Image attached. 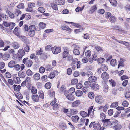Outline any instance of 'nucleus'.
<instances>
[{
  "instance_id": "052dcab7",
  "label": "nucleus",
  "mask_w": 130,
  "mask_h": 130,
  "mask_svg": "<svg viewBox=\"0 0 130 130\" xmlns=\"http://www.w3.org/2000/svg\"><path fill=\"white\" fill-rule=\"evenodd\" d=\"M93 107L91 106L88 110V117L89 116L90 114L91 113L93 109Z\"/></svg>"
},
{
  "instance_id": "4468645a",
  "label": "nucleus",
  "mask_w": 130,
  "mask_h": 130,
  "mask_svg": "<svg viewBox=\"0 0 130 130\" xmlns=\"http://www.w3.org/2000/svg\"><path fill=\"white\" fill-rule=\"evenodd\" d=\"M66 97L68 100L71 101H73L75 98L74 96L71 94H68L67 95Z\"/></svg>"
},
{
  "instance_id": "49530a36",
  "label": "nucleus",
  "mask_w": 130,
  "mask_h": 130,
  "mask_svg": "<svg viewBox=\"0 0 130 130\" xmlns=\"http://www.w3.org/2000/svg\"><path fill=\"white\" fill-rule=\"evenodd\" d=\"M73 53L75 55H78L80 54L79 51L77 49H74L73 50Z\"/></svg>"
},
{
  "instance_id": "f3484780",
  "label": "nucleus",
  "mask_w": 130,
  "mask_h": 130,
  "mask_svg": "<svg viewBox=\"0 0 130 130\" xmlns=\"http://www.w3.org/2000/svg\"><path fill=\"white\" fill-rule=\"evenodd\" d=\"M12 46L15 49H17L20 47L19 44L16 42H14L12 43Z\"/></svg>"
},
{
  "instance_id": "20e7f679",
  "label": "nucleus",
  "mask_w": 130,
  "mask_h": 130,
  "mask_svg": "<svg viewBox=\"0 0 130 130\" xmlns=\"http://www.w3.org/2000/svg\"><path fill=\"white\" fill-rule=\"evenodd\" d=\"M106 115L103 112L100 113V118L101 120V121L103 123V125L104 126H105L106 123Z\"/></svg>"
},
{
  "instance_id": "c9c22d12",
  "label": "nucleus",
  "mask_w": 130,
  "mask_h": 130,
  "mask_svg": "<svg viewBox=\"0 0 130 130\" xmlns=\"http://www.w3.org/2000/svg\"><path fill=\"white\" fill-rule=\"evenodd\" d=\"M71 84L74 85L76 84L78 82V80L76 79H72L71 81Z\"/></svg>"
},
{
  "instance_id": "7c9ffc66",
  "label": "nucleus",
  "mask_w": 130,
  "mask_h": 130,
  "mask_svg": "<svg viewBox=\"0 0 130 130\" xmlns=\"http://www.w3.org/2000/svg\"><path fill=\"white\" fill-rule=\"evenodd\" d=\"M97 8L96 6H93L91 7L90 12L91 13H93L95 10H97Z\"/></svg>"
},
{
  "instance_id": "423d86ee",
  "label": "nucleus",
  "mask_w": 130,
  "mask_h": 130,
  "mask_svg": "<svg viewBox=\"0 0 130 130\" xmlns=\"http://www.w3.org/2000/svg\"><path fill=\"white\" fill-rule=\"evenodd\" d=\"M31 98L33 100L36 102H37L39 101V97L37 94H32Z\"/></svg>"
},
{
  "instance_id": "4d7b16f0",
  "label": "nucleus",
  "mask_w": 130,
  "mask_h": 130,
  "mask_svg": "<svg viewBox=\"0 0 130 130\" xmlns=\"http://www.w3.org/2000/svg\"><path fill=\"white\" fill-rule=\"evenodd\" d=\"M71 112L72 114H75L77 113L78 111L76 109H71Z\"/></svg>"
},
{
  "instance_id": "338daca9",
  "label": "nucleus",
  "mask_w": 130,
  "mask_h": 130,
  "mask_svg": "<svg viewBox=\"0 0 130 130\" xmlns=\"http://www.w3.org/2000/svg\"><path fill=\"white\" fill-rule=\"evenodd\" d=\"M32 10V8L29 6H28V7L26 9V10L29 12H31Z\"/></svg>"
},
{
  "instance_id": "cd10ccee",
  "label": "nucleus",
  "mask_w": 130,
  "mask_h": 130,
  "mask_svg": "<svg viewBox=\"0 0 130 130\" xmlns=\"http://www.w3.org/2000/svg\"><path fill=\"white\" fill-rule=\"evenodd\" d=\"M91 82L89 81H86L84 83V85L86 87H90L91 86Z\"/></svg>"
},
{
  "instance_id": "a211bd4d",
  "label": "nucleus",
  "mask_w": 130,
  "mask_h": 130,
  "mask_svg": "<svg viewBox=\"0 0 130 130\" xmlns=\"http://www.w3.org/2000/svg\"><path fill=\"white\" fill-rule=\"evenodd\" d=\"M14 83L16 84H19L20 82V80L19 78L16 77H14L13 78Z\"/></svg>"
},
{
  "instance_id": "c85d7f7f",
  "label": "nucleus",
  "mask_w": 130,
  "mask_h": 130,
  "mask_svg": "<svg viewBox=\"0 0 130 130\" xmlns=\"http://www.w3.org/2000/svg\"><path fill=\"white\" fill-rule=\"evenodd\" d=\"M109 119H106V127H109L111 126L112 124Z\"/></svg>"
},
{
  "instance_id": "e2e57ef3",
  "label": "nucleus",
  "mask_w": 130,
  "mask_h": 130,
  "mask_svg": "<svg viewBox=\"0 0 130 130\" xmlns=\"http://www.w3.org/2000/svg\"><path fill=\"white\" fill-rule=\"evenodd\" d=\"M128 105V102L126 101H125L123 102L122 103V105L124 107H127Z\"/></svg>"
},
{
  "instance_id": "473e14b6",
  "label": "nucleus",
  "mask_w": 130,
  "mask_h": 130,
  "mask_svg": "<svg viewBox=\"0 0 130 130\" xmlns=\"http://www.w3.org/2000/svg\"><path fill=\"white\" fill-rule=\"evenodd\" d=\"M33 63V62L31 60H28L27 62L26 63V64L27 66L28 67H30L32 65Z\"/></svg>"
},
{
  "instance_id": "680f3d73",
  "label": "nucleus",
  "mask_w": 130,
  "mask_h": 130,
  "mask_svg": "<svg viewBox=\"0 0 130 130\" xmlns=\"http://www.w3.org/2000/svg\"><path fill=\"white\" fill-rule=\"evenodd\" d=\"M14 67L16 71L19 70L21 68L19 64H15Z\"/></svg>"
},
{
  "instance_id": "39448f33",
  "label": "nucleus",
  "mask_w": 130,
  "mask_h": 130,
  "mask_svg": "<svg viewBox=\"0 0 130 130\" xmlns=\"http://www.w3.org/2000/svg\"><path fill=\"white\" fill-rule=\"evenodd\" d=\"M95 100L96 102L99 104L102 103L103 101V99L102 96H97L95 97Z\"/></svg>"
},
{
  "instance_id": "de8ad7c7",
  "label": "nucleus",
  "mask_w": 130,
  "mask_h": 130,
  "mask_svg": "<svg viewBox=\"0 0 130 130\" xmlns=\"http://www.w3.org/2000/svg\"><path fill=\"white\" fill-rule=\"evenodd\" d=\"M51 86V84L50 82L47 83L45 85L46 88L47 89H49L50 88Z\"/></svg>"
},
{
  "instance_id": "9b49d317",
  "label": "nucleus",
  "mask_w": 130,
  "mask_h": 130,
  "mask_svg": "<svg viewBox=\"0 0 130 130\" xmlns=\"http://www.w3.org/2000/svg\"><path fill=\"white\" fill-rule=\"evenodd\" d=\"M91 88L95 91H96L99 89V86L98 84H94L91 87Z\"/></svg>"
},
{
  "instance_id": "7ed1b4c3",
  "label": "nucleus",
  "mask_w": 130,
  "mask_h": 130,
  "mask_svg": "<svg viewBox=\"0 0 130 130\" xmlns=\"http://www.w3.org/2000/svg\"><path fill=\"white\" fill-rule=\"evenodd\" d=\"M51 50L53 53L54 54H57L61 51V48L60 47H53L51 48Z\"/></svg>"
},
{
  "instance_id": "9d476101",
  "label": "nucleus",
  "mask_w": 130,
  "mask_h": 130,
  "mask_svg": "<svg viewBox=\"0 0 130 130\" xmlns=\"http://www.w3.org/2000/svg\"><path fill=\"white\" fill-rule=\"evenodd\" d=\"M101 127V125L98 123H95L93 125V128L95 130H100Z\"/></svg>"
},
{
  "instance_id": "c756f323",
  "label": "nucleus",
  "mask_w": 130,
  "mask_h": 130,
  "mask_svg": "<svg viewBox=\"0 0 130 130\" xmlns=\"http://www.w3.org/2000/svg\"><path fill=\"white\" fill-rule=\"evenodd\" d=\"M39 97L40 98L43 99H44V92L43 91H40L39 92Z\"/></svg>"
},
{
  "instance_id": "bf43d9fd",
  "label": "nucleus",
  "mask_w": 130,
  "mask_h": 130,
  "mask_svg": "<svg viewBox=\"0 0 130 130\" xmlns=\"http://www.w3.org/2000/svg\"><path fill=\"white\" fill-rule=\"evenodd\" d=\"M45 70L44 67L42 66L40 67L39 69V72L41 73H43L45 72Z\"/></svg>"
},
{
  "instance_id": "e433bc0d",
  "label": "nucleus",
  "mask_w": 130,
  "mask_h": 130,
  "mask_svg": "<svg viewBox=\"0 0 130 130\" xmlns=\"http://www.w3.org/2000/svg\"><path fill=\"white\" fill-rule=\"evenodd\" d=\"M88 96L90 99H92L94 98V93L92 92H89L88 94Z\"/></svg>"
},
{
  "instance_id": "bb28decb",
  "label": "nucleus",
  "mask_w": 130,
  "mask_h": 130,
  "mask_svg": "<svg viewBox=\"0 0 130 130\" xmlns=\"http://www.w3.org/2000/svg\"><path fill=\"white\" fill-rule=\"evenodd\" d=\"M35 32L34 30H31L29 29V31L28 33V35L31 36L33 37L34 35Z\"/></svg>"
},
{
  "instance_id": "f704fd0d",
  "label": "nucleus",
  "mask_w": 130,
  "mask_h": 130,
  "mask_svg": "<svg viewBox=\"0 0 130 130\" xmlns=\"http://www.w3.org/2000/svg\"><path fill=\"white\" fill-rule=\"evenodd\" d=\"M80 114L83 117H85L87 116H88V114L84 111H82L80 112Z\"/></svg>"
},
{
  "instance_id": "0e129e2a",
  "label": "nucleus",
  "mask_w": 130,
  "mask_h": 130,
  "mask_svg": "<svg viewBox=\"0 0 130 130\" xmlns=\"http://www.w3.org/2000/svg\"><path fill=\"white\" fill-rule=\"evenodd\" d=\"M43 51L42 48H40L39 50H37V51L36 55H40L42 54V52Z\"/></svg>"
},
{
  "instance_id": "6e6552de",
  "label": "nucleus",
  "mask_w": 130,
  "mask_h": 130,
  "mask_svg": "<svg viewBox=\"0 0 130 130\" xmlns=\"http://www.w3.org/2000/svg\"><path fill=\"white\" fill-rule=\"evenodd\" d=\"M102 78L103 79L102 84L105 85L106 84V72H103L101 76Z\"/></svg>"
},
{
  "instance_id": "0eeeda50",
  "label": "nucleus",
  "mask_w": 130,
  "mask_h": 130,
  "mask_svg": "<svg viewBox=\"0 0 130 130\" xmlns=\"http://www.w3.org/2000/svg\"><path fill=\"white\" fill-rule=\"evenodd\" d=\"M97 79V78L96 77L92 76L89 77L88 80L91 83H92L95 82Z\"/></svg>"
},
{
  "instance_id": "aec40b11",
  "label": "nucleus",
  "mask_w": 130,
  "mask_h": 130,
  "mask_svg": "<svg viewBox=\"0 0 130 130\" xmlns=\"http://www.w3.org/2000/svg\"><path fill=\"white\" fill-rule=\"evenodd\" d=\"M6 12L7 14H8L10 17L11 18H13L15 17V16L14 14V13H13L10 12L8 10L6 11Z\"/></svg>"
},
{
  "instance_id": "f257e3e1",
  "label": "nucleus",
  "mask_w": 130,
  "mask_h": 130,
  "mask_svg": "<svg viewBox=\"0 0 130 130\" xmlns=\"http://www.w3.org/2000/svg\"><path fill=\"white\" fill-rule=\"evenodd\" d=\"M25 52L23 49H19L17 53V57L18 59L19 60H21L22 58L25 55Z\"/></svg>"
},
{
  "instance_id": "a878e982",
  "label": "nucleus",
  "mask_w": 130,
  "mask_h": 130,
  "mask_svg": "<svg viewBox=\"0 0 130 130\" xmlns=\"http://www.w3.org/2000/svg\"><path fill=\"white\" fill-rule=\"evenodd\" d=\"M75 94L76 96L80 97L82 95L83 93L80 90H77L76 91Z\"/></svg>"
},
{
  "instance_id": "412c9836",
  "label": "nucleus",
  "mask_w": 130,
  "mask_h": 130,
  "mask_svg": "<svg viewBox=\"0 0 130 130\" xmlns=\"http://www.w3.org/2000/svg\"><path fill=\"white\" fill-rule=\"evenodd\" d=\"M33 78L35 80H38L40 78V75L39 73H36L34 75Z\"/></svg>"
},
{
  "instance_id": "79ce46f5",
  "label": "nucleus",
  "mask_w": 130,
  "mask_h": 130,
  "mask_svg": "<svg viewBox=\"0 0 130 130\" xmlns=\"http://www.w3.org/2000/svg\"><path fill=\"white\" fill-rule=\"evenodd\" d=\"M38 9L39 11L41 13H44L45 11V9L44 8L42 7H39Z\"/></svg>"
},
{
  "instance_id": "6e6d98bb",
  "label": "nucleus",
  "mask_w": 130,
  "mask_h": 130,
  "mask_svg": "<svg viewBox=\"0 0 130 130\" xmlns=\"http://www.w3.org/2000/svg\"><path fill=\"white\" fill-rule=\"evenodd\" d=\"M75 91V89L74 87H71L68 90V92L70 94H72Z\"/></svg>"
},
{
  "instance_id": "09e8293b",
  "label": "nucleus",
  "mask_w": 130,
  "mask_h": 130,
  "mask_svg": "<svg viewBox=\"0 0 130 130\" xmlns=\"http://www.w3.org/2000/svg\"><path fill=\"white\" fill-rule=\"evenodd\" d=\"M17 7L19 9H24V4L23 3L20 4L17 6Z\"/></svg>"
},
{
  "instance_id": "72a5a7b5",
  "label": "nucleus",
  "mask_w": 130,
  "mask_h": 130,
  "mask_svg": "<svg viewBox=\"0 0 130 130\" xmlns=\"http://www.w3.org/2000/svg\"><path fill=\"white\" fill-rule=\"evenodd\" d=\"M85 54L86 57H89L91 55L90 51L89 50H87L85 53Z\"/></svg>"
},
{
  "instance_id": "dca6fc26",
  "label": "nucleus",
  "mask_w": 130,
  "mask_h": 130,
  "mask_svg": "<svg viewBox=\"0 0 130 130\" xmlns=\"http://www.w3.org/2000/svg\"><path fill=\"white\" fill-rule=\"evenodd\" d=\"M55 3L59 5H62L65 3L64 0H55Z\"/></svg>"
},
{
  "instance_id": "3c124183",
  "label": "nucleus",
  "mask_w": 130,
  "mask_h": 130,
  "mask_svg": "<svg viewBox=\"0 0 130 130\" xmlns=\"http://www.w3.org/2000/svg\"><path fill=\"white\" fill-rule=\"evenodd\" d=\"M52 67L50 65L48 64L45 67V69L47 71H50L51 70V69Z\"/></svg>"
},
{
  "instance_id": "f8f14e48",
  "label": "nucleus",
  "mask_w": 130,
  "mask_h": 130,
  "mask_svg": "<svg viewBox=\"0 0 130 130\" xmlns=\"http://www.w3.org/2000/svg\"><path fill=\"white\" fill-rule=\"evenodd\" d=\"M16 64V62L12 60L9 63L8 66L10 68H13L14 67Z\"/></svg>"
},
{
  "instance_id": "c03bdc74",
  "label": "nucleus",
  "mask_w": 130,
  "mask_h": 130,
  "mask_svg": "<svg viewBox=\"0 0 130 130\" xmlns=\"http://www.w3.org/2000/svg\"><path fill=\"white\" fill-rule=\"evenodd\" d=\"M109 20L110 22H111L113 23L115 22L116 19L114 16H111Z\"/></svg>"
},
{
  "instance_id": "8fccbe9b",
  "label": "nucleus",
  "mask_w": 130,
  "mask_h": 130,
  "mask_svg": "<svg viewBox=\"0 0 130 130\" xmlns=\"http://www.w3.org/2000/svg\"><path fill=\"white\" fill-rule=\"evenodd\" d=\"M15 25V24L14 23H10L9 26L10 27V29L11 30L13 29Z\"/></svg>"
},
{
  "instance_id": "69168bd1",
  "label": "nucleus",
  "mask_w": 130,
  "mask_h": 130,
  "mask_svg": "<svg viewBox=\"0 0 130 130\" xmlns=\"http://www.w3.org/2000/svg\"><path fill=\"white\" fill-rule=\"evenodd\" d=\"M80 74L79 72L77 71H75L73 74V76L74 77H78Z\"/></svg>"
},
{
  "instance_id": "4be33fe9",
  "label": "nucleus",
  "mask_w": 130,
  "mask_h": 130,
  "mask_svg": "<svg viewBox=\"0 0 130 130\" xmlns=\"http://www.w3.org/2000/svg\"><path fill=\"white\" fill-rule=\"evenodd\" d=\"M30 50L29 46L27 44L25 45L24 46V52H29Z\"/></svg>"
},
{
  "instance_id": "13d9d810",
  "label": "nucleus",
  "mask_w": 130,
  "mask_h": 130,
  "mask_svg": "<svg viewBox=\"0 0 130 130\" xmlns=\"http://www.w3.org/2000/svg\"><path fill=\"white\" fill-rule=\"evenodd\" d=\"M118 105V102H115L112 103L111 105V107L112 108H115L117 107Z\"/></svg>"
},
{
  "instance_id": "a18cd8bd",
  "label": "nucleus",
  "mask_w": 130,
  "mask_h": 130,
  "mask_svg": "<svg viewBox=\"0 0 130 130\" xmlns=\"http://www.w3.org/2000/svg\"><path fill=\"white\" fill-rule=\"evenodd\" d=\"M51 6L52 8L56 10L58 9V8L57 5L53 3L51 5Z\"/></svg>"
},
{
  "instance_id": "5701e85b",
  "label": "nucleus",
  "mask_w": 130,
  "mask_h": 130,
  "mask_svg": "<svg viewBox=\"0 0 130 130\" xmlns=\"http://www.w3.org/2000/svg\"><path fill=\"white\" fill-rule=\"evenodd\" d=\"M68 110V109H66L65 108H64L63 109V112L65 113L67 116L69 117H70L71 116V115Z\"/></svg>"
},
{
  "instance_id": "393cba45",
  "label": "nucleus",
  "mask_w": 130,
  "mask_h": 130,
  "mask_svg": "<svg viewBox=\"0 0 130 130\" xmlns=\"http://www.w3.org/2000/svg\"><path fill=\"white\" fill-rule=\"evenodd\" d=\"M61 28L63 30L68 31L69 32H70L71 31V29L69 27L67 26H62Z\"/></svg>"
},
{
  "instance_id": "5fc2aeb1",
  "label": "nucleus",
  "mask_w": 130,
  "mask_h": 130,
  "mask_svg": "<svg viewBox=\"0 0 130 130\" xmlns=\"http://www.w3.org/2000/svg\"><path fill=\"white\" fill-rule=\"evenodd\" d=\"M69 53L67 51H64L63 54V58H66L68 56Z\"/></svg>"
},
{
  "instance_id": "58836bf2",
  "label": "nucleus",
  "mask_w": 130,
  "mask_h": 130,
  "mask_svg": "<svg viewBox=\"0 0 130 130\" xmlns=\"http://www.w3.org/2000/svg\"><path fill=\"white\" fill-rule=\"evenodd\" d=\"M95 49L99 52H101L103 51L102 48L98 45L95 46Z\"/></svg>"
},
{
  "instance_id": "4c0bfd02",
  "label": "nucleus",
  "mask_w": 130,
  "mask_h": 130,
  "mask_svg": "<svg viewBox=\"0 0 130 130\" xmlns=\"http://www.w3.org/2000/svg\"><path fill=\"white\" fill-rule=\"evenodd\" d=\"M69 24L73 25V26L76 27L77 28H80L81 27V26L78 24L75 23L73 22H70L69 23Z\"/></svg>"
},
{
  "instance_id": "2eb2a0df",
  "label": "nucleus",
  "mask_w": 130,
  "mask_h": 130,
  "mask_svg": "<svg viewBox=\"0 0 130 130\" xmlns=\"http://www.w3.org/2000/svg\"><path fill=\"white\" fill-rule=\"evenodd\" d=\"M80 103V101L79 100H76L72 103V105L73 107L78 106Z\"/></svg>"
},
{
  "instance_id": "6ab92c4d",
  "label": "nucleus",
  "mask_w": 130,
  "mask_h": 130,
  "mask_svg": "<svg viewBox=\"0 0 130 130\" xmlns=\"http://www.w3.org/2000/svg\"><path fill=\"white\" fill-rule=\"evenodd\" d=\"M13 13H14V14L15 17H17L21 15L22 12L20 10L17 9L14 11Z\"/></svg>"
},
{
  "instance_id": "a19ab883",
  "label": "nucleus",
  "mask_w": 130,
  "mask_h": 130,
  "mask_svg": "<svg viewBox=\"0 0 130 130\" xmlns=\"http://www.w3.org/2000/svg\"><path fill=\"white\" fill-rule=\"evenodd\" d=\"M117 62L116 59H112L110 61V64L112 66H114L116 64Z\"/></svg>"
},
{
  "instance_id": "ea45409f",
  "label": "nucleus",
  "mask_w": 130,
  "mask_h": 130,
  "mask_svg": "<svg viewBox=\"0 0 130 130\" xmlns=\"http://www.w3.org/2000/svg\"><path fill=\"white\" fill-rule=\"evenodd\" d=\"M59 107V104L58 103H56L53 106L54 110H56L58 109Z\"/></svg>"
},
{
  "instance_id": "f03ea898",
  "label": "nucleus",
  "mask_w": 130,
  "mask_h": 130,
  "mask_svg": "<svg viewBox=\"0 0 130 130\" xmlns=\"http://www.w3.org/2000/svg\"><path fill=\"white\" fill-rule=\"evenodd\" d=\"M29 86V89L31 90V92L32 94H35L37 93V89L34 86H33L31 84H28Z\"/></svg>"
},
{
  "instance_id": "37998d69",
  "label": "nucleus",
  "mask_w": 130,
  "mask_h": 130,
  "mask_svg": "<svg viewBox=\"0 0 130 130\" xmlns=\"http://www.w3.org/2000/svg\"><path fill=\"white\" fill-rule=\"evenodd\" d=\"M121 128V126L119 125H117L114 126L113 127V128L115 130H119Z\"/></svg>"
},
{
  "instance_id": "2f4dec72",
  "label": "nucleus",
  "mask_w": 130,
  "mask_h": 130,
  "mask_svg": "<svg viewBox=\"0 0 130 130\" xmlns=\"http://www.w3.org/2000/svg\"><path fill=\"white\" fill-rule=\"evenodd\" d=\"M39 26L40 28L42 29H44L46 27V25L44 23L40 22L39 23Z\"/></svg>"
},
{
  "instance_id": "1a4fd4ad",
  "label": "nucleus",
  "mask_w": 130,
  "mask_h": 130,
  "mask_svg": "<svg viewBox=\"0 0 130 130\" xmlns=\"http://www.w3.org/2000/svg\"><path fill=\"white\" fill-rule=\"evenodd\" d=\"M18 75L19 77L22 78L25 77V74L23 71H20L18 73Z\"/></svg>"
},
{
  "instance_id": "774afa93",
  "label": "nucleus",
  "mask_w": 130,
  "mask_h": 130,
  "mask_svg": "<svg viewBox=\"0 0 130 130\" xmlns=\"http://www.w3.org/2000/svg\"><path fill=\"white\" fill-rule=\"evenodd\" d=\"M109 82L111 85L112 86H115V83L114 80L111 79L109 81Z\"/></svg>"
},
{
  "instance_id": "603ef678",
  "label": "nucleus",
  "mask_w": 130,
  "mask_h": 130,
  "mask_svg": "<svg viewBox=\"0 0 130 130\" xmlns=\"http://www.w3.org/2000/svg\"><path fill=\"white\" fill-rule=\"evenodd\" d=\"M26 73L28 76H31L33 74V73L30 70L28 69L26 71Z\"/></svg>"
},
{
  "instance_id": "864d4df0",
  "label": "nucleus",
  "mask_w": 130,
  "mask_h": 130,
  "mask_svg": "<svg viewBox=\"0 0 130 130\" xmlns=\"http://www.w3.org/2000/svg\"><path fill=\"white\" fill-rule=\"evenodd\" d=\"M5 76L7 78H10L11 77V74L8 72H7L5 73Z\"/></svg>"
},
{
  "instance_id": "b1692460",
  "label": "nucleus",
  "mask_w": 130,
  "mask_h": 130,
  "mask_svg": "<svg viewBox=\"0 0 130 130\" xmlns=\"http://www.w3.org/2000/svg\"><path fill=\"white\" fill-rule=\"evenodd\" d=\"M109 2L111 4L114 6H116L117 4L116 0H109Z\"/></svg>"
},
{
  "instance_id": "ddd939ff",
  "label": "nucleus",
  "mask_w": 130,
  "mask_h": 130,
  "mask_svg": "<svg viewBox=\"0 0 130 130\" xmlns=\"http://www.w3.org/2000/svg\"><path fill=\"white\" fill-rule=\"evenodd\" d=\"M79 119V117L77 115L73 116L72 117V121L75 123L77 122Z\"/></svg>"
}]
</instances>
